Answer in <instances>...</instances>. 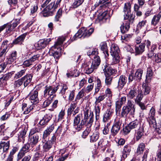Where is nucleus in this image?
Returning <instances> with one entry per match:
<instances>
[{
    "instance_id": "obj_10",
    "label": "nucleus",
    "mask_w": 161,
    "mask_h": 161,
    "mask_svg": "<svg viewBox=\"0 0 161 161\" xmlns=\"http://www.w3.org/2000/svg\"><path fill=\"white\" fill-rule=\"evenodd\" d=\"M91 63L90 62L84 63L82 64V67L85 71L86 73L89 74L92 73L94 69L97 68L92 65Z\"/></svg>"
},
{
    "instance_id": "obj_25",
    "label": "nucleus",
    "mask_w": 161,
    "mask_h": 161,
    "mask_svg": "<svg viewBox=\"0 0 161 161\" xmlns=\"http://www.w3.org/2000/svg\"><path fill=\"white\" fill-rule=\"evenodd\" d=\"M5 126L4 125H2L0 126V135H6L8 137L12 136V133L13 131L11 130L10 133L9 132V129L5 131Z\"/></svg>"
},
{
    "instance_id": "obj_13",
    "label": "nucleus",
    "mask_w": 161,
    "mask_h": 161,
    "mask_svg": "<svg viewBox=\"0 0 161 161\" xmlns=\"http://www.w3.org/2000/svg\"><path fill=\"white\" fill-rule=\"evenodd\" d=\"M127 78L124 75L120 76L118 82L117 88L119 90H121L126 83Z\"/></svg>"
},
{
    "instance_id": "obj_58",
    "label": "nucleus",
    "mask_w": 161,
    "mask_h": 161,
    "mask_svg": "<svg viewBox=\"0 0 161 161\" xmlns=\"http://www.w3.org/2000/svg\"><path fill=\"white\" fill-rule=\"evenodd\" d=\"M52 101L51 97H48V98L44 101L42 104V107L45 108L48 106L51 103Z\"/></svg>"
},
{
    "instance_id": "obj_43",
    "label": "nucleus",
    "mask_w": 161,
    "mask_h": 161,
    "mask_svg": "<svg viewBox=\"0 0 161 161\" xmlns=\"http://www.w3.org/2000/svg\"><path fill=\"white\" fill-rule=\"evenodd\" d=\"M145 145L143 143H141L139 144L137 147L136 153L138 154H140L142 153L144 150Z\"/></svg>"
},
{
    "instance_id": "obj_27",
    "label": "nucleus",
    "mask_w": 161,
    "mask_h": 161,
    "mask_svg": "<svg viewBox=\"0 0 161 161\" xmlns=\"http://www.w3.org/2000/svg\"><path fill=\"white\" fill-rule=\"evenodd\" d=\"M139 90L136 87L130 89V91L127 94V97L130 99H133L137 95Z\"/></svg>"
},
{
    "instance_id": "obj_64",
    "label": "nucleus",
    "mask_w": 161,
    "mask_h": 161,
    "mask_svg": "<svg viewBox=\"0 0 161 161\" xmlns=\"http://www.w3.org/2000/svg\"><path fill=\"white\" fill-rule=\"evenodd\" d=\"M156 156L158 161H161V148L159 149L157 152Z\"/></svg>"
},
{
    "instance_id": "obj_29",
    "label": "nucleus",
    "mask_w": 161,
    "mask_h": 161,
    "mask_svg": "<svg viewBox=\"0 0 161 161\" xmlns=\"http://www.w3.org/2000/svg\"><path fill=\"white\" fill-rule=\"evenodd\" d=\"M145 126L142 125V126L139 127L137 130V132L136 133V140H138L141 138L142 136L144 135V133L145 132L144 129L145 128Z\"/></svg>"
},
{
    "instance_id": "obj_12",
    "label": "nucleus",
    "mask_w": 161,
    "mask_h": 161,
    "mask_svg": "<svg viewBox=\"0 0 161 161\" xmlns=\"http://www.w3.org/2000/svg\"><path fill=\"white\" fill-rule=\"evenodd\" d=\"M39 57V55L38 54L35 55L30 59L25 61L23 63V67H29L32 65L33 62L38 60Z\"/></svg>"
},
{
    "instance_id": "obj_15",
    "label": "nucleus",
    "mask_w": 161,
    "mask_h": 161,
    "mask_svg": "<svg viewBox=\"0 0 161 161\" xmlns=\"http://www.w3.org/2000/svg\"><path fill=\"white\" fill-rule=\"evenodd\" d=\"M145 44L142 43L140 44L136 45L135 46V51L134 53L135 55L142 54L144 51Z\"/></svg>"
},
{
    "instance_id": "obj_7",
    "label": "nucleus",
    "mask_w": 161,
    "mask_h": 161,
    "mask_svg": "<svg viewBox=\"0 0 161 161\" xmlns=\"http://www.w3.org/2000/svg\"><path fill=\"white\" fill-rule=\"evenodd\" d=\"M30 145L27 143L25 144L19 152L17 156V160L19 161L25 155V154L29 151Z\"/></svg>"
},
{
    "instance_id": "obj_11",
    "label": "nucleus",
    "mask_w": 161,
    "mask_h": 161,
    "mask_svg": "<svg viewBox=\"0 0 161 161\" xmlns=\"http://www.w3.org/2000/svg\"><path fill=\"white\" fill-rule=\"evenodd\" d=\"M80 120V116L78 115H77V116L75 117L74 120L73 128L77 131L80 130L83 127V125L82 124V122H83L82 121L81 124L79 125Z\"/></svg>"
},
{
    "instance_id": "obj_24",
    "label": "nucleus",
    "mask_w": 161,
    "mask_h": 161,
    "mask_svg": "<svg viewBox=\"0 0 161 161\" xmlns=\"http://www.w3.org/2000/svg\"><path fill=\"white\" fill-rule=\"evenodd\" d=\"M86 31L85 27H82L74 35L71 41H74L77 39V38H80L83 37V35Z\"/></svg>"
},
{
    "instance_id": "obj_49",
    "label": "nucleus",
    "mask_w": 161,
    "mask_h": 161,
    "mask_svg": "<svg viewBox=\"0 0 161 161\" xmlns=\"http://www.w3.org/2000/svg\"><path fill=\"white\" fill-rule=\"evenodd\" d=\"M99 135L98 133L93 134L90 136V142H96L99 138Z\"/></svg>"
},
{
    "instance_id": "obj_60",
    "label": "nucleus",
    "mask_w": 161,
    "mask_h": 161,
    "mask_svg": "<svg viewBox=\"0 0 161 161\" xmlns=\"http://www.w3.org/2000/svg\"><path fill=\"white\" fill-rule=\"evenodd\" d=\"M13 73V72L8 73L3 75L2 77H3L4 80L7 81L11 77Z\"/></svg>"
},
{
    "instance_id": "obj_62",
    "label": "nucleus",
    "mask_w": 161,
    "mask_h": 161,
    "mask_svg": "<svg viewBox=\"0 0 161 161\" xmlns=\"http://www.w3.org/2000/svg\"><path fill=\"white\" fill-rule=\"evenodd\" d=\"M15 151L14 150H13L12 151L10 152L9 155L5 161H13L14 158L13 155L15 153Z\"/></svg>"
},
{
    "instance_id": "obj_18",
    "label": "nucleus",
    "mask_w": 161,
    "mask_h": 161,
    "mask_svg": "<svg viewBox=\"0 0 161 161\" xmlns=\"http://www.w3.org/2000/svg\"><path fill=\"white\" fill-rule=\"evenodd\" d=\"M51 40L50 38L40 40L37 44V46L39 49L44 48L49 44Z\"/></svg>"
},
{
    "instance_id": "obj_45",
    "label": "nucleus",
    "mask_w": 161,
    "mask_h": 161,
    "mask_svg": "<svg viewBox=\"0 0 161 161\" xmlns=\"http://www.w3.org/2000/svg\"><path fill=\"white\" fill-rule=\"evenodd\" d=\"M98 147L101 148L103 151L105 150L107 147L106 142L103 139L100 140L98 143Z\"/></svg>"
},
{
    "instance_id": "obj_52",
    "label": "nucleus",
    "mask_w": 161,
    "mask_h": 161,
    "mask_svg": "<svg viewBox=\"0 0 161 161\" xmlns=\"http://www.w3.org/2000/svg\"><path fill=\"white\" fill-rule=\"evenodd\" d=\"M98 54V49L96 48L90 50L87 52V54L89 56H96Z\"/></svg>"
},
{
    "instance_id": "obj_42",
    "label": "nucleus",
    "mask_w": 161,
    "mask_h": 161,
    "mask_svg": "<svg viewBox=\"0 0 161 161\" xmlns=\"http://www.w3.org/2000/svg\"><path fill=\"white\" fill-rule=\"evenodd\" d=\"M142 86V92H143L144 94L147 95L148 94L150 90V88L148 85L146 83H143Z\"/></svg>"
},
{
    "instance_id": "obj_21",
    "label": "nucleus",
    "mask_w": 161,
    "mask_h": 161,
    "mask_svg": "<svg viewBox=\"0 0 161 161\" xmlns=\"http://www.w3.org/2000/svg\"><path fill=\"white\" fill-rule=\"evenodd\" d=\"M54 128V125H52L51 126L47 127V128L44 131L43 133L42 139H45L49 136L51 132L53 130Z\"/></svg>"
},
{
    "instance_id": "obj_22",
    "label": "nucleus",
    "mask_w": 161,
    "mask_h": 161,
    "mask_svg": "<svg viewBox=\"0 0 161 161\" xmlns=\"http://www.w3.org/2000/svg\"><path fill=\"white\" fill-rule=\"evenodd\" d=\"M30 143L32 147L35 146L39 141L40 137L38 134L30 136Z\"/></svg>"
},
{
    "instance_id": "obj_3",
    "label": "nucleus",
    "mask_w": 161,
    "mask_h": 161,
    "mask_svg": "<svg viewBox=\"0 0 161 161\" xmlns=\"http://www.w3.org/2000/svg\"><path fill=\"white\" fill-rule=\"evenodd\" d=\"M131 4L130 2H127L125 4L123 9V12L125 13L124 19L128 20L131 23H133L135 16L131 14Z\"/></svg>"
},
{
    "instance_id": "obj_31",
    "label": "nucleus",
    "mask_w": 161,
    "mask_h": 161,
    "mask_svg": "<svg viewBox=\"0 0 161 161\" xmlns=\"http://www.w3.org/2000/svg\"><path fill=\"white\" fill-rule=\"evenodd\" d=\"M100 46L101 50L103 51L105 54V57H108V54L106 43L105 42H101L100 45Z\"/></svg>"
},
{
    "instance_id": "obj_6",
    "label": "nucleus",
    "mask_w": 161,
    "mask_h": 161,
    "mask_svg": "<svg viewBox=\"0 0 161 161\" xmlns=\"http://www.w3.org/2000/svg\"><path fill=\"white\" fill-rule=\"evenodd\" d=\"M122 124V120L121 118L115 120L111 130L112 136H115L119 132Z\"/></svg>"
},
{
    "instance_id": "obj_39",
    "label": "nucleus",
    "mask_w": 161,
    "mask_h": 161,
    "mask_svg": "<svg viewBox=\"0 0 161 161\" xmlns=\"http://www.w3.org/2000/svg\"><path fill=\"white\" fill-rule=\"evenodd\" d=\"M161 17V13H159L158 14L154 15L152 20V24L156 25L158 22Z\"/></svg>"
},
{
    "instance_id": "obj_44",
    "label": "nucleus",
    "mask_w": 161,
    "mask_h": 161,
    "mask_svg": "<svg viewBox=\"0 0 161 161\" xmlns=\"http://www.w3.org/2000/svg\"><path fill=\"white\" fill-rule=\"evenodd\" d=\"M143 74V70L141 69H138L135 74V78L136 80H140Z\"/></svg>"
},
{
    "instance_id": "obj_16",
    "label": "nucleus",
    "mask_w": 161,
    "mask_h": 161,
    "mask_svg": "<svg viewBox=\"0 0 161 161\" xmlns=\"http://www.w3.org/2000/svg\"><path fill=\"white\" fill-rule=\"evenodd\" d=\"M42 142L43 152H47L52 147L53 143L51 142V141H48V140L47 141L45 139H42Z\"/></svg>"
},
{
    "instance_id": "obj_2",
    "label": "nucleus",
    "mask_w": 161,
    "mask_h": 161,
    "mask_svg": "<svg viewBox=\"0 0 161 161\" xmlns=\"http://www.w3.org/2000/svg\"><path fill=\"white\" fill-rule=\"evenodd\" d=\"M51 0H46L44 3L42 5V7L44 8L45 6L46 7L44 9L43 15L44 17L49 16L50 14L53 13L55 9L58 7V5L56 6V3L54 5L55 3L54 2L51 1Z\"/></svg>"
},
{
    "instance_id": "obj_48",
    "label": "nucleus",
    "mask_w": 161,
    "mask_h": 161,
    "mask_svg": "<svg viewBox=\"0 0 161 161\" xmlns=\"http://www.w3.org/2000/svg\"><path fill=\"white\" fill-rule=\"evenodd\" d=\"M142 92V91L139 90L137 94V95L135 99V101L136 103H139L142 100L143 97V95Z\"/></svg>"
},
{
    "instance_id": "obj_37",
    "label": "nucleus",
    "mask_w": 161,
    "mask_h": 161,
    "mask_svg": "<svg viewBox=\"0 0 161 161\" xmlns=\"http://www.w3.org/2000/svg\"><path fill=\"white\" fill-rule=\"evenodd\" d=\"M17 58V52L15 51H12L10 55L8 58V62L9 63H11L15 62Z\"/></svg>"
},
{
    "instance_id": "obj_1",
    "label": "nucleus",
    "mask_w": 161,
    "mask_h": 161,
    "mask_svg": "<svg viewBox=\"0 0 161 161\" xmlns=\"http://www.w3.org/2000/svg\"><path fill=\"white\" fill-rule=\"evenodd\" d=\"M65 40V38L63 36L59 37L58 39L54 45L51 47L49 50L48 53L50 55L53 56L55 58H58L61 52L62 45Z\"/></svg>"
},
{
    "instance_id": "obj_53",
    "label": "nucleus",
    "mask_w": 161,
    "mask_h": 161,
    "mask_svg": "<svg viewBox=\"0 0 161 161\" xmlns=\"http://www.w3.org/2000/svg\"><path fill=\"white\" fill-rule=\"evenodd\" d=\"M93 31L94 29L93 28H90L89 30H86V31H85L84 34L83 35V38L89 37L93 32Z\"/></svg>"
},
{
    "instance_id": "obj_4",
    "label": "nucleus",
    "mask_w": 161,
    "mask_h": 161,
    "mask_svg": "<svg viewBox=\"0 0 161 161\" xmlns=\"http://www.w3.org/2000/svg\"><path fill=\"white\" fill-rule=\"evenodd\" d=\"M141 125V123L137 119L133 121L123 128V130L124 133L126 135L129 133L132 129H137Z\"/></svg>"
},
{
    "instance_id": "obj_34",
    "label": "nucleus",
    "mask_w": 161,
    "mask_h": 161,
    "mask_svg": "<svg viewBox=\"0 0 161 161\" xmlns=\"http://www.w3.org/2000/svg\"><path fill=\"white\" fill-rule=\"evenodd\" d=\"M93 118L94 117H91L87 118L86 119H83L82 120L83 125L86 123L87 127L91 128L93 121Z\"/></svg>"
},
{
    "instance_id": "obj_20",
    "label": "nucleus",
    "mask_w": 161,
    "mask_h": 161,
    "mask_svg": "<svg viewBox=\"0 0 161 161\" xmlns=\"http://www.w3.org/2000/svg\"><path fill=\"white\" fill-rule=\"evenodd\" d=\"M103 71L105 72V75L107 76H111L114 74L115 73L116 70L113 69L109 66L106 65L104 66Z\"/></svg>"
},
{
    "instance_id": "obj_51",
    "label": "nucleus",
    "mask_w": 161,
    "mask_h": 161,
    "mask_svg": "<svg viewBox=\"0 0 161 161\" xmlns=\"http://www.w3.org/2000/svg\"><path fill=\"white\" fill-rule=\"evenodd\" d=\"M95 118L96 120H98L100 117V108L99 106H95Z\"/></svg>"
},
{
    "instance_id": "obj_33",
    "label": "nucleus",
    "mask_w": 161,
    "mask_h": 161,
    "mask_svg": "<svg viewBox=\"0 0 161 161\" xmlns=\"http://www.w3.org/2000/svg\"><path fill=\"white\" fill-rule=\"evenodd\" d=\"M26 133V130L25 129H24L19 132L18 135V141L19 142H22V143L24 142Z\"/></svg>"
},
{
    "instance_id": "obj_23",
    "label": "nucleus",
    "mask_w": 161,
    "mask_h": 161,
    "mask_svg": "<svg viewBox=\"0 0 161 161\" xmlns=\"http://www.w3.org/2000/svg\"><path fill=\"white\" fill-rule=\"evenodd\" d=\"M30 2V0H21V3L22 5L21 10L19 13L23 14L25 13V10L29 6Z\"/></svg>"
},
{
    "instance_id": "obj_5",
    "label": "nucleus",
    "mask_w": 161,
    "mask_h": 161,
    "mask_svg": "<svg viewBox=\"0 0 161 161\" xmlns=\"http://www.w3.org/2000/svg\"><path fill=\"white\" fill-rule=\"evenodd\" d=\"M61 86L60 85H58L56 86H46L45 87V89L44 91V97H47V95L49 96V97H51L53 98L56 96V95H53L55 93L57 90L59 89Z\"/></svg>"
},
{
    "instance_id": "obj_40",
    "label": "nucleus",
    "mask_w": 161,
    "mask_h": 161,
    "mask_svg": "<svg viewBox=\"0 0 161 161\" xmlns=\"http://www.w3.org/2000/svg\"><path fill=\"white\" fill-rule=\"evenodd\" d=\"M131 110H132L131 109L128 108L126 106H123L122 108L121 113V116L123 117H126L127 115Z\"/></svg>"
},
{
    "instance_id": "obj_9",
    "label": "nucleus",
    "mask_w": 161,
    "mask_h": 161,
    "mask_svg": "<svg viewBox=\"0 0 161 161\" xmlns=\"http://www.w3.org/2000/svg\"><path fill=\"white\" fill-rule=\"evenodd\" d=\"M20 23V19H16L15 21L11 24L10 23H7L4 24L5 25V29L6 28V32L7 33H10L11 31L16 27Z\"/></svg>"
},
{
    "instance_id": "obj_50",
    "label": "nucleus",
    "mask_w": 161,
    "mask_h": 161,
    "mask_svg": "<svg viewBox=\"0 0 161 161\" xmlns=\"http://www.w3.org/2000/svg\"><path fill=\"white\" fill-rule=\"evenodd\" d=\"M148 122L151 127L155 128L157 126V123L154 118H148Z\"/></svg>"
},
{
    "instance_id": "obj_63",
    "label": "nucleus",
    "mask_w": 161,
    "mask_h": 161,
    "mask_svg": "<svg viewBox=\"0 0 161 161\" xmlns=\"http://www.w3.org/2000/svg\"><path fill=\"white\" fill-rule=\"evenodd\" d=\"M155 111V109L152 108L150 110L149 113L148 118H154Z\"/></svg>"
},
{
    "instance_id": "obj_47",
    "label": "nucleus",
    "mask_w": 161,
    "mask_h": 161,
    "mask_svg": "<svg viewBox=\"0 0 161 161\" xmlns=\"http://www.w3.org/2000/svg\"><path fill=\"white\" fill-rule=\"evenodd\" d=\"M133 101L130 99L128 100L127 105L125 106L133 111L134 113L135 111V108L134 105L133 104Z\"/></svg>"
},
{
    "instance_id": "obj_46",
    "label": "nucleus",
    "mask_w": 161,
    "mask_h": 161,
    "mask_svg": "<svg viewBox=\"0 0 161 161\" xmlns=\"http://www.w3.org/2000/svg\"><path fill=\"white\" fill-rule=\"evenodd\" d=\"M37 9L38 7L36 4L31 6L30 9V14L36 16V12Z\"/></svg>"
},
{
    "instance_id": "obj_61",
    "label": "nucleus",
    "mask_w": 161,
    "mask_h": 161,
    "mask_svg": "<svg viewBox=\"0 0 161 161\" xmlns=\"http://www.w3.org/2000/svg\"><path fill=\"white\" fill-rule=\"evenodd\" d=\"M91 131V128L87 127L86 129L83 132L82 137L85 138L87 136Z\"/></svg>"
},
{
    "instance_id": "obj_36",
    "label": "nucleus",
    "mask_w": 161,
    "mask_h": 161,
    "mask_svg": "<svg viewBox=\"0 0 161 161\" xmlns=\"http://www.w3.org/2000/svg\"><path fill=\"white\" fill-rule=\"evenodd\" d=\"M9 147V141L2 142L0 143V149L3 148V152H6Z\"/></svg>"
},
{
    "instance_id": "obj_30",
    "label": "nucleus",
    "mask_w": 161,
    "mask_h": 161,
    "mask_svg": "<svg viewBox=\"0 0 161 161\" xmlns=\"http://www.w3.org/2000/svg\"><path fill=\"white\" fill-rule=\"evenodd\" d=\"M153 74V73L152 68L151 67L148 68L145 80L146 83H149L151 81V80L152 78Z\"/></svg>"
},
{
    "instance_id": "obj_26",
    "label": "nucleus",
    "mask_w": 161,
    "mask_h": 161,
    "mask_svg": "<svg viewBox=\"0 0 161 161\" xmlns=\"http://www.w3.org/2000/svg\"><path fill=\"white\" fill-rule=\"evenodd\" d=\"M132 23H131L128 20L126 21L125 25L124 23H122L120 27L121 32L122 33H125L127 31L130 27V24Z\"/></svg>"
},
{
    "instance_id": "obj_56",
    "label": "nucleus",
    "mask_w": 161,
    "mask_h": 161,
    "mask_svg": "<svg viewBox=\"0 0 161 161\" xmlns=\"http://www.w3.org/2000/svg\"><path fill=\"white\" fill-rule=\"evenodd\" d=\"M113 57L111 64H113L118 63L120 61V57L119 55L112 56Z\"/></svg>"
},
{
    "instance_id": "obj_54",
    "label": "nucleus",
    "mask_w": 161,
    "mask_h": 161,
    "mask_svg": "<svg viewBox=\"0 0 161 161\" xmlns=\"http://www.w3.org/2000/svg\"><path fill=\"white\" fill-rule=\"evenodd\" d=\"M14 87L15 88H18L22 85L23 83L21 78L19 79L14 82Z\"/></svg>"
},
{
    "instance_id": "obj_17",
    "label": "nucleus",
    "mask_w": 161,
    "mask_h": 161,
    "mask_svg": "<svg viewBox=\"0 0 161 161\" xmlns=\"http://www.w3.org/2000/svg\"><path fill=\"white\" fill-rule=\"evenodd\" d=\"M32 76L31 74H27L21 78L25 87H26L31 82Z\"/></svg>"
},
{
    "instance_id": "obj_32",
    "label": "nucleus",
    "mask_w": 161,
    "mask_h": 161,
    "mask_svg": "<svg viewBox=\"0 0 161 161\" xmlns=\"http://www.w3.org/2000/svg\"><path fill=\"white\" fill-rule=\"evenodd\" d=\"M112 111H110V109H108L104 114L103 121L104 122H106L108 121V120L110 119L112 116Z\"/></svg>"
},
{
    "instance_id": "obj_59",
    "label": "nucleus",
    "mask_w": 161,
    "mask_h": 161,
    "mask_svg": "<svg viewBox=\"0 0 161 161\" xmlns=\"http://www.w3.org/2000/svg\"><path fill=\"white\" fill-rule=\"evenodd\" d=\"M105 97V95H104L99 96L98 97H96V100L95 103L96 105H97L98 103L103 100Z\"/></svg>"
},
{
    "instance_id": "obj_28",
    "label": "nucleus",
    "mask_w": 161,
    "mask_h": 161,
    "mask_svg": "<svg viewBox=\"0 0 161 161\" xmlns=\"http://www.w3.org/2000/svg\"><path fill=\"white\" fill-rule=\"evenodd\" d=\"M119 49L118 46L115 44H112L110 47V53L112 56L119 55Z\"/></svg>"
},
{
    "instance_id": "obj_55",
    "label": "nucleus",
    "mask_w": 161,
    "mask_h": 161,
    "mask_svg": "<svg viewBox=\"0 0 161 161\" xmlns=\"http://www.w3.org/2000/svg\"><path fill=\"white\" fill-rule=\"evenodd\" d=\"M112 79L113 77L111 76H105V84L108 86H110L112 83Z\"/></svg>"
},
{
    "instance_id": "obj_8",
    "label": "nucleus",
    "mask_w": 161,
    "mask_h": 161,
    "mask_svg": "<svg viewBox=\"0 0 161 161\" xmlns=\"http://www.w3.org/2000/svg\"><path fill=\"white\" fill-rule=\"evenodd\" d=\"M38 92L37 90H32L29 94L28 96L31 102L34 104H36L39 102L38 97Z\"/></svg>"
},
{
    "instance_id": "obj_14",
    "label": "nucleus",
    "mask_w": 161,
    "mask_h": 161,
    "mask_svg": "<svg viewBox=\"0 0 161 161\" xmlns=\"http://www.w3.org/2000/svg\"><path fill=\"white\" fill-rule=\"evenodd\" d=\"M52 115L50 113L46 114L44 115L42 119H41L39 124L42 126L46 125L51 120Z\"/></svg>"
},
{
    "instance_id": "obj_35",
    "label": "nucleus",
    "mask_w": 161,
    "mask_h": 161,
    "mask_svg": "<svg viewBox=\"0 0 161 161\" xmlns=\"http://www.w3.org/2000/svg\"><path fill=\"white\" fill-rule=\"evenodd\" d=\"M25 36L26 34H23L19 36L13 41V43L15 44H22V42H23Z\"/></svg>"
},
{
    "instance_id": "obj_41",
    "label": "nucleus",
    "mask_w": 161,
    "mask_h": 161,
    "mask_svg": "<svg viewBox=\"0 0 161 161\" xmlns=\"http://www.w3.org/2000/svg\"><path fill=\"white\" fill-rule=\"evenodd\" d=\"M26 71V69H24L19 71L15 74L14 77V80H16L20 78L25 74Z\"/></svg>"
},
{
    "instance_id": "obj_38",
    "label": "nucleus",
    "mask_w": 161,
    "mask_h": 161,
    "mask_svg": "<svg viewBox=\"0 0 161 161\" xmlns=\"http://www.w3.org/2000/svg\"><path fill=\"white\" fill-rule=\"evenodd\" d=\"M93 60L92 63V65L94 66L95 68H97V67L99 65L100 63V60L99 57L98 56H94L93 57Z\"/></svg>"
},
{
    "instance_id": "obj_57",
    "label": "nucleus",
    "mask_w": 161,
    "mask_h": 161,
    "mask_svg": "<svg viewBox=\"0 0 161 161\" xmlns=\"http://www.w3.org/2000/svg\"><path fill=\"white\" fill-rule=\"evenodd\" d=\"M84 0H75L73 3L72 6L74 8H75L80 5L83 2Z\"/></svg>"
},
{
    "instance_id": "obj_19",
    "label": "nucleus",
    "mask_w": 161,
    "mask_h": 161,
    "mask_svg": "<svg viewBox=\"0 0 161 161\" xmlns=\"http://www.w3.org/2000/svg\"><path fill=\"white\" fill-rule=\"evenodd\" d=\"M84 111V119H86L87 118L91 117H94L93 112L92 111L91 109L89 106H86L83 110Z\"/></svg>"
}]
</instances>
